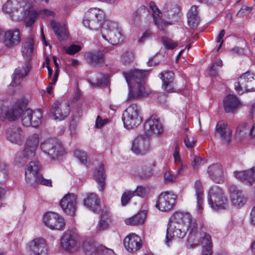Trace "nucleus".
I'll return each instance as SVG.
<instances>
[{"label": "nucleus", "instance_id": "nucleus-1", "mask_svg": "<svg viewBox=\"0 0 255 255\" xmlns=\"http://www.w3.org/2000/svg\"><path fill=\"white\" fill-rule=\"evenodd\" d=\"M196 219L188 212H176L171 218L167 226L165 243L169 246L172 239H182L189 232L188 244L192 243V245H197L199 243L196 235Z\"/></svg>", "mask_w": 255, "mask_h": 255}, {"label": "nucleus", "instance_id": "nucleus-2", "mask_svg": "<svg viewBox=\"0 0 255 255\" xmlns=\"http://www.w3.org/2000/svg\"><path fill=\"white\" fill-rule=\"evenodd\" d=\"M147 73V71L131 70L123 74L128 86V101L144 96L148 94L144 87L143 79Z\"/></svg>", "mask_w": 255, "mask_h": 255}, {"label": "nucleus", "instance_id": "nucleus-3", "mask_svg": "<svg viewBox=\"0 0 255 255\" xmlns=\"http://www.w3.org/2000/svg\"><path fill=\"white\" fill-rule=\"evenodd\" d=\"M41 166L38 161L30 162L25 169V177L27 183L35 187L39 184L51 186V180L44 179L40 173Z\"/></svg>", "mask_w": 255, "mask_h": 255}, {"label": "nucleus", "instance_id": "nucleus-4", "mask_svg": "<svg viewBox=\"0 0 255 255\" xmlns=\"http://www.w3.org/2000/svg\"><path fill=\"white\" fill-rule=\"evenodd\" d=\"M101 32L103 38L112 45L118 44L124 41V36L116 22L110 20H105Z\"/></svg>", "mask_w": 255, "mask_h": 255}, {"label": "nucleus", "instance_id": "nucleus-5", "mask_svg": "<svg viewBox=\"0 0 255 255\" xmlns=\"http://www.w3.org/2000/svg\"><path fill=\"white\" fill-rule=\"evenodd\" d=\"M208 203L214 210L225 209L228 207V200L222 189L218 186L211 187L208 192Z\"/></svg>", "mask_w": 255, "mask_h": 255}, {"label": "nucleus", "instance_id": "nucleus-6", "mask_svg": "<svg viewBox=\"0 0 255 255\" xmlns=\"http://www.w3.org/2000/svg\"><path fill=\"white\" fill-rule=\"evenodd\" d=\"M26 0H7L2 6L4 13L10 15L13 20H19L21 18V14L29 6Z\"/></svg>", "mask_w": 255, "mask_h": 255}, {"label": "nucleus", "instance_id": "nucleus-7", "mask_svg": "<svg viewBox=\"0 0 255 255\" xmlns=\"http://www.w3.org/2000/svg\"><path fill=\"white\" fill-rule=\"evenodd\" d=\"M140 114V107L136 104H132L128 106L123 113V121L125 127L132 128L140 125L142 121Z\"/></svg>", "mask_w": 255, "mask_h": 255}, {"label": "nucleus", "instance_id": "nucleus-8", "mask_svg": "<svg viewBox=\"0 0 255 255\" xmlns=\"http://www.w3.org/2000/svg\"><path fill=\"white\" fill-rule=\"evenodd\" d=\"M104 19V13L102 10L96 7L91 8L86 12L83 23L89 29L96 30L101 26Z\"/></svg>", "mask_w": 255, "mask_h": 255}, {"label": "nucleus", "instance_id": "nucleus-9", "mask_svg": "<svg viewBox=\"0 0 255 255\" xmlns=\"http://www.w3.org/2000/svg\"><path fill=\"white\" fill-rule=\"evenodd\" d=\"M70 110L69 102L65 101L56 102L50 109V116L54 120L61 121L69 116Z\"/></svg>", "mask_w": 255, "mask_h": 255}, {"label": "nucleus", "instance_id": "nucleus-10", "mask_svg": "<svg viewBox=\"0 0 255 255\" xmlns=\"http://www.w3.org/2000/svg\"><path fill=\"white\" fill-rule=\"evenodd\" d=\"M61 247L69 252H76L79 248L78 238L70 231L65 232L61 238Z\"/></svg>", "mask_w": 255, "mask_h": 255}, {"label": "nucleus", "instance_id": "nucleus-11", "mask_svg": "<svg viewBox=\"0 0 255 255\" xmlns=\"http://www.w3.org/2000/svg\"><path fill=\"white\" fill-rule=\"evenodd\" d=\"M255 76L254 74L249 72L243 74L240 77L239 81L235 84V88L237 92L240 94H243L245 91H254V88L251 86Z\"/></svg>", "mask_w": 255, "mask_h": 255}, {"label": "nucleus", "instance_id": "nucleus-12", "mask_svg": "<svg viewBox=\"0 0 255 255\" xmlns=\"http://www.w3.org/2000/svg\"><path fill=\"white\" fill-rule=\"evenodd\" d=\"M1 39L4 47L7 48H13L20 42V30L17 28L7 30L3 34Z\"/></svg>", "mask_w": 255, "mask_h": 255}, {"label": "nucleus", "instance_id": "nucleus-13", "mask_svg": "<svg viewBox=\"0 0 255 255\" xmlns=\"http://www.w3.org/2000/svg\"><path fill=\"white\" fill-rule=\"evenodd\" d=\"M176 197L168 192L161 193L156 201V207L159 210L166 212L172 209L175 203Z\"/></svg>", "mask_w": 255, "mask_h": 255}, {"label": "nucleus", "instance_id": "nucleus-14", "mask_svg": "<svg viewBox=\"0 0 255 255\" xmlns=\"http://www.w3.org/2000/svg\"><path fill=\"white\" fill-rule=\"evenodd\" d=\"M40 148L45 155L51 160H54L65 153L62 144H40Z\"/></svg>", "mask_w": 255, "mask_h": 255}, {"label": "nucleus", "instance_id": "nucleus-15", "mask_svg": "<svg viewBox=\"0 0 255 255\" xmlns=\"http://www.w3.org/2000/svg\"><path fill=\"white\" fill-rule=\"evenodd\" d=\"M60 205L66 214L73 215L77 207V196L73 193H68L61 199Z\"/></svg>", "mask_w": 255, "mask_h": 255}, {"label": "nucleus", "instance_id": "nucleus-16", "mask_svg": "<svg viewBox=\"0 0 255 255\" xmlns=\"http://www.w3.org/2000/svg\"><path fill=\"white\" fill-rule=\"evenodd\" d=\"M43 222L46 226L52 230H61L65 225L63 217L54 212L46 213L43 217Z\"/></svg>", "mask_w": 255, "mask_h": 255}, {"label": "nucleus", "instance_id": "nucleus-17", "mask_svg": "<svg viewBox=\"0 0 255 255\" xmlns=\"http://www.w3.org/2000/svg\"><path fill=\"white\" fill-rule=\"evenodd\" d=\"M163 131L162 124L159 119L155 117L151 116L144 124V131L150 136L159 135Z\"/></svg>", "mask_w": 255, "mask_h": 255}, {"label": "nucleus", "instance_id": "nucleus-18", "mask_svg": "<svg viewBox=\"0 0 255 255\" xmlns=\"http://www.w3.org/2000/svg\"><path fill=\"white\" fill-rule=\"evenodd\" d=\"M22 108L18 103H16L6 108V109H0V119L6 118L8 121H14L21 115Z\"/></svg>", "mask_w": 255, "mask_h": 255}, {"label": "nucleus", "instance_id": "nucleus-19", "mask_svg": "<svg viewBox=\"0 0 255 255\" xmlns=\"http://www.w3.org/2000/svg\"><path fill=\"white\" fill-rule=\"evenodd\" d=\"M27 251L30 255H42L47 253L45 240L42 238L33 239L27 245Z\"/></svg>", "mask_w": 255, "mask_h": 255}, {"label": "nucleus", "instance_id": "nucleus-20", "mask_svg": "<svg viewBox=\"0 0 255 255\" xmlns=\"http://www.w3.org/2000/svg\"><path fill=\"white\" fill-rule=\"evenodd\" d=\"M229 191L231 201L234 205L238 207L244 206L247 202L248 199L243 194V191L235 184L229 186Z\"/></svg>", "mask_w": 255, "mask_h": 255}, {"label": "nucleus", "instance_id": "nucleus-21", "mask_svg": "<svg viewBox=\"0 0 255 255\" xmlns=\"http://www.w3.org/2000/svg\"><path fill=\"white\" fill-rule=\"evenodd\" d=\"M124 246L127 251L130 253L136 252L142 247L140 238L134 233H131L124 240Z\"/></svg>", "mask_w": 255, "mask_h": 255}, {"label": "nucleus", "instance_id": "nucleus-22", "mask_svg": "<svg viewBox=\"0 0 255 255\" xmlns=\"http://www.w3.org/2000/svg\"><path fill=\"white\" fill-rule=\"evenodd\" d=\"M233 173L235 177L247 185L255 182V166L248 170L235 171Z\"/></svg>", "mask_w": 255, "mask_h": 255}, {"label": "nucleus", "instance_id": "nucleus-23", "mask_svg": "<svg viewBox=\"0 0 255 255\" xmlns=\"http://www.w3.org/2000/svg\"><path fill=\"white\" fill-rule=\"evenodd\" d=\"M24 132L22 129L16 126H11L6 129L5 137L10 142L17 143L22 142L24 138Z\"/></svg>", "mask_w": 255, "mask_h": 255}, {"label": "nucleus", "instance_id": "nucleus-24", "mask_svg": "<svg viewBox=\"0 0 255 255\" xmlns=\"http://www.w3.org/2000/svg\"><path fill=\"white\" fill-rule=\"evenodd\" d=\"M207 172L209 176L214 182L221 183L224 181V171L220 163H217L210 165Z\"/></svg>", "mask_w": 255, "mask_h": 255}, {"label": "nucleus", "instance_id": "nucleus-25", "mask_svg": "<svg viewBox=\"0 0 255 255\" xmlns=\"http://www.w3.org/2000/svg\"><path fill=\"white\" fill-rule=\"evenodd\" d=\"M216 136H218L223 142H230L232 136V130L228 128L227 124L220 121L217 123L216 128Z\"/></svg>", "mask_w": 255, "mask_h": 255}, {"label": "nucleus", "instance_id": "nucleus-26", "mask_svg": "<svg viewBox=\"0 0 255 255\" xmlns=\"http://www.w3.org/2000/svg\"><path fill=\"white\" fill-rule=\"evenodd\" d=\"M223 105L226 112L234 113L241 106V103L236 96L229 94L225 97Z\"/></svg>", "mask_w": 255, "mask_h": 255}, {"label": "nucleus", "instance_id": "nucleus-27", "mask_svg": "<svg viewBox=\"0 0 255 255\" xmlns=\"http://www.w3.org/2000/svg\"><path fill=\"white\" fill-rule=\"evenodd\" d=\"M83 204L86 208L95 213L100 209V200L95 193L87 194L83 199Z\"/></svg>", "mask_w": 255, "mask_h": 255}, {"label": "nucleus", "instance_id": "nucleus-28", "mask_svg": "<svg viewBox=\"0 0 255 255\" xmlns=\"http://www.w3.org/2000/svg\"><path fill=\"white\" fill-rule=\"evenodd\" d=\"M196 237H198L197 238L198 241V243L197 245L193 246L192 245V242L189 243L188 246V248L193 249L196 248L200 245V244L202 245V247L203 246H212V243L211 241V237L210 235L205 232H200L198 230V225L196 223ZM192 243L195 244V242H193Z\"/></svg>", "mask_w": 255, "mask_h": 255}, {"label": "nucleus", "instance_id": "nucleus-29", "mask_svg": "<svg viewBox=\"0 0 255 255\" xmlns=\"http://www.w3.org/2000/svg\"><path fill=\"white\" fill-rule=\"evenodd\" d=\"M159 77L162 81V89L167 92H173L172 83L174 80V73L170 71H164L159 74Z\"/></svg>", "mask_w": 255, "mask_h": 255}, {"label": "nucleus", "instance_id": "nucleus-30", "mask_svg": "<svg viewBox=\"0 0 255 255\" xmlns=\"http://www.w3.org/2000/svg\"><path fill=\"white\" fill-rule=\"evenodd\" d=\"M30 66L29 63H26L24 66L16 68L13 75L12 81L11 83L12 86H16L20 83V80L24 78L29 73Z\"/></svg>", "mask_w": 255, "mask_h": 255}, {"label": "nucleus", "instance_id": "nucleus-31", "mask_svg": "<svg viewBox=\"0 0 255 255\" xmlns=\"http://www.w3.org/2000/svg\"><path fill=\"white\" fill-rule=\"evenodd\" d=\"M37 144H25L22 153V157H17L15 161L18 163H24L28 159H31L35 156Z\"/></svg>", "mask_w": 255, "mask_h": 255}, {"label": "nucleus", "instance_id": "nucleus-32", "mask_svg": "<svg viewBox=\"0 0 255 255\" xmlns=\"http://www.w3.org/2000/svg\"><path fill=\"white\" fill-rule=\"evenodd\" d=\"M21 14V18L25 17V25L27 27L32 26L37 19L38 12L31 8L30 5L26 6V8Z\"/></svg>", "mask_w": 255, "mask_h": 255}, {"label": "nucleus", "instance_id": "nucleus-33", "mask_svg": "<svg viewBox=\"0 0 255 255\" xmlns=\"http://www.w3.org/2000/svg\"><path fill=\"white\" fill-rule=\"evenodd\" d=\"M197 8L198 7L196 5H193L187 14L188 23L192 28H197L200 22Z\"/></svg>", "mask_w": 255, "mask_h": 255}, {"label": "nucleus", "instance_id": "nucleus-34", "mask_svg": "<svg viewBox=\"0 0 255 255\" xmlns=\"http://www.w3.org/2000/svg\"><path fill=\"white\" fill-rule=\"evenodd\" d=\"M88 62L92 65L96 66L104 63V54L101 51L89 52L85 54Z\"/></svg>", "mask_w": 255, "mask_h": 255}, {"label": "nucleus", "instance_id": "nucleus-35", "mask_svg": "<svg viewBox=\"0 0 255 255\" xmlns=\"http://www.w3.org/2000/svg\"><path fill=\"white\" fill-rule=\"evenodd\" d=\"M50 25L55 34L60 40H62L68 36L67 30L65 24H60L54 20H51Z\"/></svg>", "mask_w": 255, "mask_h": 255}, {"label": "nucleus", "instance_id": "nucleus-36", "mask_svg": "<svg viewBox=\"0 0 255 255\" xmlns=\"http://www.w3.org/2000/svg\"><path fill=\"white\" fill-rule=\"evenodd\" d=\"M194 188L197 199V209L198 212L200 213L203 210V203L204 196V190L202 183L199 180H197L194 183Z\"/></svg>", "mask_w": 255, "mask_h": 255}, {"label": "nucleus", "instance_id": "nucleus-37", "mask_svg": "<svg viewBox=\"0 0 255 255\" xmlns=\"http://www.w3.org/2000/svg\"><path fill=\"white\" fill-rule=\"evenodd\" d=\"M145 218L146 213L145 211H141L131 217L126 219L125 223L129 226H139L143 224Z\"/></svg>", "mask_w": 255, "mask_h": 255}, {"label": "nucleus", "instance_id": "nucleus-38", "mask_svg": "<svg viewBox=\"0 0 255 255\" xmlns=\"http://www.w3.org/2000/svg\"><path fill=\"white\" fill-rule=\"evenodd\" d=\"M94 177L101 188L100 190L103 191L105 185V172L103 164L100 165L99 168L96 169L94 174Z\"/></svg>", "mask_w": 255, "mask_h": 255}, {"label": "nucleus", "instance_id": "nucleus-39", "mask_svg": "<svg viewBox=\"0 0 255 255\" xmlns=\"http://www.w3.org/2000/svg\"><path fill=\"white\" fill-rule=\"evenodd\" d=\"M111 222V218L109 214L106 212H103L100 221L97 226V232H101L108 229Z\"/></svg>", "mask_w": 255, "mask_h": 255}, {"label": "nucleus", "instance_id": "nucleus-40", "mask_svg": "<svg viewBox=\"0 0 255 255\" xmlns=\"http://www.w3.org/2000/svg\"><path fill=\"white\" fill-rule=\"evenodd\" d=\"M33 50V40L30 37L27 41L23 44L21 49L22 55L26 59H29L31 57Z\"/></svg>", "mask_w": 255, "mask_h": 255}, {"label": "nucleus", "instance_id": "nucleus-41", "mask_svg": "<svg viewBox=\"0 0 255 255\" xmlns=\"http://www.w3.org/2000/svg\"><path fill=\"white\" fill-rule=\"evenodd\" d=\"M82 247L84 251L89 254L95 253L98 250L95 242L92 239L85 240L83 243Z\"/></svg>", "mask_w": 255, "mask_h": 255}, {"label": "nucleus", "instance_id": "nucleus-42", "mask_svg": "<svg viewBox=\"0 0 255 255\" xmlns=\"http://www.w3.org/2000/svg\"><path fill=\"white\" fill-rule=\"evenodd\" d=\"M150 149L149 144H131L130 149L136 155H143Z\"/></svg>", "mask_w": 255, "mask_h": 255}, {"label": "nucleus", "instance_id": "nucleus-43", "mask_svg": "<svg viewBox=\"0 0 255 255\" xmlns=\"http://www.w3.org/2000/svg\"><path fill=\"white\" fill-rule=\"evenodd\" d=\"M31 113L32 110L30 109H26L24 111L22 110L21 114V122L22 125L25 127L31 126Z\"/></svg>", "mask_w": 255, "mask_h": 255}, {"label": "nucleus", "instance_id": "nucleus-44", "mask_svg": "<svg viewBox=\"0 0 255 255\" xmlns=\"http://www.w3.org/2000/svg\"><path fill=\"white\" fill-rule=\"evenodd\" d=\"M31 126L33 127H38L41 123L42 114L40 110L32 111L31 113Z\"/></svg>", "mask_w": 255, "mask_h": 255}, {"label": "nucleus", "instance_id": "nucleus-45", "mask_svg": "<svg viewBox=\"0 0 255 255\" xmlns=\"http://www.w3.org/2000/svg\"><path fill=\"white\" fill-rule=\"evenodd\" d=\"M155 166V163L152 162L146 165V168L141 174L142 178H147L151 177L154 174V167Z\"/></svg>", "mask_w": 255, "mask_h": 255}, {"label": "nucleus", "instance_id": "nucleus-46", "mask_svg": "<svg viewBox=\"0 0 255 255\" xmlns=\"http://www.w3.org/2000/svg\"><path fill=\"white\" fill-rule=\"evenodd\" d=\"M161 17V15L160 17L154 15L153 16L154 22L159 30H164L165 28L169 24V23L164 21Z\"/></svg>", "mask_w": 255, "mask_h": 255}, {"label": "nucleus", "instance_id": "nucleus-47", "mask_svg": "<svg viewBox=\"0 0 255 255\" xmlns=\"http://www.w3.org/2000/svg\"><path fill=\"white\" fill-rule=\"evenodd\" d=\"M152 138V136L147 133H144L142 134H139L137 135L132 143H145L146 142H149L150 141V139Z\"/></svg>", "mask_w": 255, "mask_h": 255}, {"label": "nucleus", "instance_id": "nucleus-48", "mask_svg": "<svg viewBox=\"0 0 255 255\" xmlns=\"http://www.w3.org/2000/svg\"><path fill=\"white\" fill-rule=\"evenodd\" d=\"M74 155L81 163L85 164L87 163V155L84 151L77 149L74 151Z\"/></svg>", "mask_w": 255, "mask_h": 255}, {"label": "nucleus", "instance_id": "nucleus-49", "mask_svg": "<svg viewBox=\"0 0 255 255\" xmlns=\"http://www.w3.org/2000/svg\"><path fill=\"white\" fill-rule=\"evenodd\" d=\"M206 162L205 159L202 158L199 156L194 155L193 160L191 162V165L194 169H197L199 167Z\"/></svg>", "mask_w": 255, "mask_h": 255}, {"label": "nucleus", "instance_id": "nucleus-50", "mask_svg": "<svg viewBox=\"0 0 255 255\" xmlns=\"http://www.w3.org/2000/svg\"><path fill=\"white\" fill-rule=\"evenodd\" d=\"M141 11H143L145 12H146V8L145 6H142L139 9L134 13L131 19V23L133 24L136 25L139 23L140 21V14Z\"/></svg>", "mask_w": 255, "mask_h": 255}, {"label": "nucleus", "instance_id": "nucleus-51", "mask_svg": "<svg viewBox=\"0 0 255 255\" xmlns=\"http://www.w3.org/2000/svg\"><path fill=\"white\" fill-rule=\"evenodd\" d=\"M132 191H127L124 193L121 197V203L123 206L126 205L130 201V199L134 196Z\"/></svg>", "mask_w": 255, "mask_h": 255}, {"label": "nucleus", "instance_id": "nucleus-52", "mask_svg": "<svg viewBox=\"0 0 255 255\" xmlns=\"http://www.w3.org/2000/svg\"><path fill=\"white\" fill-rule=\"evenodd\" d=\"M81 49V47L80 45L76 44H72L68 47L64 48L65 52L70 55L74 54Z\"/></svg>", "mask_w": 255, "mask_h": 255}, {"label": "nucleus", "instance_id": "nucleus-53", "mask_svg": "<svg viewBox=\"0 0 255 255\" xmlns=\"http://www.w3.org/2000/svg\"><path fill=\"white\" fill-rule=\"evenodd\" d=\"M5 169V165L1 162H0V184L5 182L7 179V174Z\"/></svg>", "mask_w": 255, "mask_h": 255}, {"label": "nucleus", "instance_id": "nucleus-54", "mask_svg": "<svg viewBox=\"0 0 255 255\" xmlns=\"http://www.w3.org/2000/svg\"><path fill=\"white\" fill-rule=\"evenodd\" d=\"M217 66H222V61L221 59L218 60L215 63H214L210 69V75L212 76H216L217 75Z\"/></svg>", "mask_w": 255, "mask_h": 255}, {"label": "nucleus", "instance_id": "nucleus-55", "mask_svg": "<svg viewBox=\"0 0 255 255\" xmlns=\"http://www.w3.org/2000/svg\"><path fill=\"white\" fill-rule=\"evenodd\" d=\"M162 41L163 45L168 49H172L177 46L176 42L165 37L162 38Z\"/></svg>", "mask_w": 255, "mask_h": 255}, {"label": "nucleus", "instance_id": "nucleus-56", "mask_svg": "<svg viewBox=\"0 0 255 255\" xmlns=\"http://www.w3.org/2000/svg\"><path fill=\"white\" fill-rule=\"evenodd\" d=\"M133 58V54L132 52L129 51L125 52L122 56V61L126 64L129 63Z\"/></svg>", "mask_w": 255, "mask_h": 255}, {"label": "nucleus", "instance_id": "nucleus-57", "mask_svg": "<svg viewBox=\"0 0 255 255\" xmlns=\"http://www.w3.org/2000/svg\"><path fill=\"white\" fill-rule=\"evenodd\" d=\"M26 141L29 143H38L39 142V136L37 133H33L27 137Z\"/></svg>", "mask_w": 255, "mask_h": 255}, {"label": "nucleus", "instance_id": "nucleus-58", "mask_svg": "<svg viewBox=\"0 0 255 255\" xmlns=\"http://www.w3.org/2000/svg\"><path fill=\"white\" fill-rule=\"evenodd\" d=\"M184 143H195L198 142L196 135L193 134H189L186 136L184 139Z\"/></svg>", "mask_w": 255, "mask_h": 255}, {"label": "nucleus", "instance_id": "nucleus-59", "mask_svg": "<svg viewBox=\"0 0 255 255\" xmlns=\"http://www.w3.org/2000/svg\"><path fill=\"white\" fill-rule=\"evenodd\" d=\"M133 193V195L137 196H143L146 192L145 189L142 186L137 187L135 190L132 191Z\"/></svg>", "mask_w": 255, "mask_h": 255}, {"label": "nucleus", "instance_id": "nucleus-60", "mask_svg": "<svg viewBox=\"0 0 255 255\" xmlns=\"http://www.w3.org/2000/svg\"><path fill=\"white\" fill-rule=\"evenodd\" d=\"M149 6L153 11V17L154 16V15H157L160 17L161 15H162V13L159 10V9H158V8L156 7L154 2H150L149 3Z\"/></svg>", "mask_w": 255, "mask_h": 255}, {"label": "nucleus", "instance_id": "nucleus-61", "mask_svg": "<svg viewBox=\"0 0 255 255\" xmlns=\"http://www.w3.org/2000/svg\"><path fill=\"white\" fill-rule=\"evenodd\" d=\"M225 31L224 30H222L220 31L217 39H216V42L218 43H220V44L219 46L217 48V51H218L221 47L222 44L223 43V40L222 39L223 37L225 35Z\"/></svg>", "mask_w": 255, "mask_h": 255}, {"label": "nucleus", "instance_id": "nucleus-62", "mask_svg": "<svg viewBox=\"0 0 255 255\" xmlns=\"http://www.w3.org/2000/svg\"><path fill=\"white\" fill-rule=\"evenodd\" d=\"M165 181L167 183H171L174 181L175 177L171 175L169 171H166L164 175Z\"/></svg>", "mask_w": 255, "mask_h": 255}, {"label": "nucleus", "instance_id": "nucleus-63", "mask_svg": "<svg viewBox=\"0 0 255 255\" xmlns=\"http://www.w3.org/2000/svg\"><path fill=\"white\" fill-rule=\"evenodd\" d=\"M212 246H203L202 247V255H211Z\"/></svg>", "mask_w": 255, "mask_h": 255}, {"label": "nucleus", "instance_id": "nucleus-64", "mask_svg": "<svg viewBox=\"0 0 255 255\" xmlns=\"http://www.w3.org/2000/svg\"><path fill=\"white\" fill-rule=\"evenodd\" d=\"M151 35V32L149 30H147L142 35V37L139 40L140 42H143L146 39L149 38Z\"/></svg>", "mask_w": 255, "mask_h": 255}]
</instances>
